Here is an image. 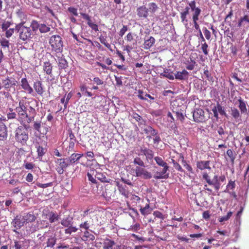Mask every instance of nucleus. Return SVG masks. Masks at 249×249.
<instances>
[{
	"instance_id": "nucleus-1",
	"label": "nucleus",
	"mask_w": 249,
	"mask_h": 249,
	"mask_svg": "<svg viewBox=\"0 0 249 249\" xmlns=\"http://www.w3.org/2000/svg\"><path fill=\"white\" fill-rule=\"evenodd\" d=\"M29 126L26 124L18 126L15 130V139L17 142L25 145L29 139L27 129Z\"/></svg>"
},
{
	"instance_id": "nucleus-2",
	"label": "nucleus",
	"mask_w": 249,
	"mask_h": 249,
	"mask_svg": "<svg viewBox=\"0 0 249 249\" xmlns=\"http://www.w3.org/2000/svg\"><path fill=\"white\" fill-rule=\"evenodd\" d=\"M24 22H22L16 26L15 30L19 33V37L23 41H27L33 37L32 30L30 27L24 26Z\"/></svg>"
},
{
	"instance_id": "nucleus-3",
	"label": "nucleus",
	"mask_w": 249,
	"mask_h": 249,
	"mask_svg": "<svg viewBox=\"0 0 249 249\" xmlns=\"http://www.w3.org/2000/svg\"><path fill=\"white\" fill-rule=\"evenodd\" d=\"M29 104L24 100H20L18 102V106L15 108V111L18 114V120L20 121L23 119L24 116H27L29 113Z\"/></svg>"
},
{
	"instance_id": "nucleus-4",
	"label": "nucleus",
	"mask_w": 249,
	"mask_h": 249,
	"mask_svg": "<svg viewBox=\"0 0 249 249\" xmlns=\"http://www.w3.org/2000/svg\"><path fill=\"white\" fill-rule=\"evenodd\" d=\"M49 43L52 50L57 53H61L63 51V45L62 38L58 35H54L51 37Z\"/></svg>"
},
{
	"instance_id": "nucleus-5",
	"label": "nucleus",
	"mask_w": 249,
	"mask_h": 249,
	"mask_svg": "<svg viewBox=\"0 0 249 249\" xmlns=\"http://www.w3.org/2000/svg\"><path fill=\"white\" fill-rule=\"evenodd\" d=\"M30 27L33 32H36L37 30H39L41 33H46L49 32L51 29L49 24L39 23L36 20H33L31 21Z\"/></svg>"
},
{
	"instance_id": "nucleus-6",
	"label": "nucleus",
	"mask_w": 249,
	"mask_h": 249,
	"mask_svg": "<svg viewBox=\"0 0 249 249\" xmlns=\"http://www.w3.org/2000/svg\"><path fill=\"white\" fill-rule=\"evenodd\" d=\"M3 88L7 91H10L12 89L15 90V87L17 86L18 82L13 77L6 76L1 79Z\"/></svg>"
},
{
	"instance_id": "nucleus-7",
	"label": "nucleus",
	"mask_w": 249,
	"mask_h": 249,
	"mask_svg": "<svg viewBox=\"0 0 249 249\" xmlns=\"http://www.w3.org/2000/svg\"><path fill=\"white\" fill-rule=\"evenodd\" d=\"M193 118L196 122H204L206 120L204 111L201 108H196L193 112Z\"/></svg>"
},
{
	"instance_id": "nucleus-8",
	"label": "nucleus",
	"mask_w": 249,
	"mask_h": 249,
	"mask_svg": "<svg viewBox=\"0 0 249 249\" xmlns=\"http://www.w3.org/2000/svg\"><path fill=\"white\" fill-rule=\"evenodd\" d=\"M136 177H142L144 179H150L152 178V175L150 173L147 171L143 168L140 166H137L135 169Z\"/></svg>"
},
{
	"instance_id": "nucleus-9",
	"label": "nucleus",
	"mask_w": 249,
	"mask_h": 249,
	"mask_svg": "<svg viewBox=\"0 0 249 249\" xmlns=\"http://www.w3.org/2000/svg\"><path fill=\"white\" fill-rule=\"evenodd\" d=\"M217 107H218V102H217L216 105H214L210 107V109L213 113V117H212V127L214 128H216L218 126L217 123L218 120V111Z\"/></svg>"
},
{
	"instance_id": "nucleus-10",
	"label": "nucleus",
	"mask_w": 249,
	"mask_h": 249,
	"mask_svg": "<svg viewBox=\"0 0 249 249\" xmlns=\"http://www.w3.org/2000/svg\"><path fill=\"white\" fill-rule=\"evenodd\" d=\"M11 224L17 229H20L25 224L22 216L21 215L15 217Z\"/></svg>"
},
{
	"instance_id": "nucleus-11",
	"label": "nucleus",
	"mask_w": 249,
	"mask_h": 249,
	"mask_svg": "<svg viewBox=\"0 0 249 249\" xmlns=\"http://www.w3.org/2000/svg\"><path fill=\"white\" fill-rule=\"evenodd\" d=\"M1 121L2 119L0 117V141H5L8 136L7 130L6 125Z\"/></svg>"
},
{
	"instance_id": "nucleus-12",
	"label": "nucleus",
	"mask_w": 249,
	"mask_h": 249,
	"mask_svg": "<svg viewBox=\"0 0 249 249\" xmlns=\"http://www.w3.org/2000/svg\"><path fill=\"white\" fill-rule=\"evenodd\" d=\"M138 93V94L137 96L141 100H147L148 102L152 103V102L155 99L154 97L152 96L150 94L143 92L142 90H139Z\"/></svg>"
},
{
	"instance_id": "nucleus-13",
	"label": "nucleus",
	"mask_w": 249,
	"mask_h": 249,
	"mask_svg": "<svg viewBox=\"0 0 249 249\" xmlns=\"http://www.w3.org/2000/svg\"><path fill=\"white\" fill-rule=\"evenodd\" d=\"M36 114V111L33 107L30 106L29 107V113L27 116H24L23 119H27V123L29 124L35 120V117Z\"/></svg>"
},
{
	"instance_id": "nucleus-14",
	"label": "nucleus",
	"mask_w": 249,
	"mask_h": 249,
	"mask_svg": "<svg viewBox=\"0 0 249 249\" xmlns=\"http://www.w3.org/2000/svg\"><path fill=\"white\" fill-rule=\"evenodd\" d=\"M137 16L140 18H147L148 16V9L143 5L137 9Z\"/></svg>"
},
{
	"instance_id": "nucleus-15",
	"label": "nucleus",
	"mask_w": 249,
	"mask_h": 249,
	"mask_svg": "<svg viewBox=\"0 0 249 249\" xmlns=\"http://www.w3.org/2000/svg\"><path fill=\"white\" fill-rule=\"evenodd\" d=\"M143 125V126H141V129L145 134L152 136L156 135L158 134V131L150 125H145V124Z\"/></svg>"
},
{
	"instance_id": "nucleus-16",
	"label": "nucleus",
	"mask_w": 249,
	"mask_h": 249,
	"mask_svg": "<svg viewBox=\"0 0 249 249\" xmlns=\"http://www.w3.org/2000/svg\"><path fill=\"white\" fill-rule=\"evenodd\" d=\"M21 86L23 89L27 91L29 94L33 92V88L30 86L27 79L26 78H22L21 80Z\"/></svg>"
},
{
	"instance_id": "nucleus-17",
	"label": "nucleus",
	"mask_w": 249,
	"mask_h": 249,
	"mask_svg": "<svg viewBox=\"0 0 249 249\" xmlns=\"http://www.w3.org/2000/svg\"><path fill=\"white\" fill-rule=\"evenodd\" d=\"M188 72L184 70L182 71H177L174 76V78H175L177 80H183L188 78Z\"/></svg>"
},
{
	"instance_id": "nucleus-18",
	"label": "nucleus",
	"mask_w": 249,
	"mask_h": 249,
	"mask_svg": "<svg viewBox=\"0 0 249 249\" xmlns=\"http://www.w3.org/2000/svg\"><path fill=\"white\" fill-rule=\"evenodd\" d=\"M46 216L51 223H54L60 219V215L53 211L49 212Z\"/></svg>"
},
{
	"instance_id": "nucleus-19",
	"label": "nucleus",
	"mask_w": 249,
	"mask_h": 249,
	"mask_svg": "<svg viewBox=\"0 0 249 249\" xmlns=\"http://www.w3.org/2000/svg\"><path fill=\"white\" fill-rule=\"evenodd\" d=\"M141 152L145 156L148 161L152 160L154 158V152L148 148H142Z\"/></svg>"
},
{
	"instance_id": "nucleus-20",
	"label": "nucleus",
	"mask_w": 249,
	"mask_h": 249,
	"mask_svg": "<svg viewBox=\"0 0 249 249\" xmlns=\"http://www.w3.org/2000/svg\"><path fill=\"white\" fill-rule=\"evenodd\" d=\"M34 88L38 95H42L44 90L42 84L40 81L36 80L34 82Z\"/></svg>"
},
{
	"instance_id": "nucleus-21",
	"label": "nucleus",
	"mask_w": 249,
	"mask_h": 249,
	"mask_svg": "<svg viewBox=\"0 0 249 249\" xmlns=\"http://www.w3.org/2000/svg\"><path fill=\"white\" fill-rule=\"evenodd\" d=\"M60 167L66 169L68 166L71 165L68 158L65 159H58L55 160Z\"/></svg>"
},
{
	"instance_id": "nucleus-22",
	"label": "nucleus",
	"mask_w": 249,
	"mask_h": 249,
	"mask_svg": "<svg viewBox=\"0 0 249 249\" xmlns=\"http://www.w3.org/2000/svg\"><path fill=\"white\" fill-rule=\"evenodd\" d=\"M22 216L25 224L32 222L35 221L36 218V216L34 214L29 213H25L24 215Z\"/></svg>"
},
{
	"instance_id": "nucleus-23",
	"label": "nucleus",
	"mask_w": 249,
	"mask_h": 249,
	"mask_svg": "<svg viewBox=\"0 0 249 249\" xmlns=\"http://www.w3.org/2000/svg\"><path fill=\"white\" fill-rule=\"evenodd\" d=\"M155 39L152 36L149 37L147 39H145L144 42V48L148 50L150 49L155 43Z\"/></svg>"
},
{
	"instance_id": "nucleus-24",
	"label": "nucleus",
	"mask_w": 249,
	"mask_h": 249,
	"mask_svg": "<svg viewBox=\"0 0 249 249\" xmlns=\"http://www.w3.org/2000/svg\"><path fill=\"white\" fill-rule=\"evenodd\" d=\"M116 185L118 187V189L120 193L125 197L127 198L128 197L129 192L126 189V186H123L118 182H116Z\"/></svg>"
},
{
	"instance_id": "nucleus-25",
	"label": "nucleus",
	"mask_w": 249,
	"mask_h": 249,
	"mask_svg": "<svg viewBox=\"0 0 249 249\" xmlns=\"http://www.w3.org/2000/svg\"><path fill=\"white\" fill-rule=\"evenodd\" d=\"M35 146L37 150L38 157H42L46 153L47 149L46 147H43L42 145H41L38 143H36Z\"/></svg>"
},
{
	"instance_id": "nucleus-26",
	"label": "nucleus",
	"mask_w": 249,
	"mask_h": 249,
	"mask_svg": "<svg viewBox=\"0 0 249 249\" xmlns=\"http://www.w3.org/2000/svg\"><path fill=\"white\" fill-rule=\"evenodd\" d=\"M115 244L114 241L106 238L104 240L103 249H112V247Z\"/></svg>"
},
{
	"instance_id": "nucleus-27",
	"label": "nucleus",
	"mask_w": 249,
	"mask_h": 249,
	"mask_svg": "<svg viewBox=\"0 0 249 249\" xmlns=\"http://www.w3.org/2000/svg\"><path fill=\"white\" fill-rule=\"evenodd\" d=\"M239 103L238 107L240 110L241 113H246L247 112V108L246 106V102L242 99L241 97H239L238 99Z\"/></svg>"
},
{
	"instance_id": "nucleus-28",
	"label": "nucleus",
	"mask_w": 249,
	"mask_h": 249,
	"mask_svg": "<svg viewBox=\"0 0 249 249\" xmlns=\"http://www.w3.org/2000/svg\"><path fill=\"white\" fill-rule=\"evenodd\" d=\"M82 156L83 154H82L73 153L70 157H68V159L70 164H72L78 161Z\"/></svg>"
},
{
	"instance_id": "nucleus-29",
	"label": "nucleus",
	"mask_w": 249,
	"mask_h": 249,
	"mask_svg": "<svg viewBox=\"0 0 249 249\" xmlns=\"http://www.w3.org/2000/svg\"><path fill=\"white\" fill-rule=\"evenodd\" d=\"M61 224L65 227H70L72 225L73 218L71 217L68 216L66 218H63L61 222Z\"/></svg>"
},
{
	"instance_id": "nucleus-30",
	"label": "nucleus",
	"mask_w": 249,
	"mask_h": 249,
	"mask_svg": "<svg viewBox=\"0 0 249 249\" xmlns=\"http://www.w3.org/2000/svg\"><path fill=\"white\" fill-rule=\"evenodd\" d=\"M57 59L59 69H65L68 67V63L65 58L59 56Z\"/></svg>"
},
{
	"instance_id": "nucleus-31",
	"label": "nucleus",
	"mask_w": 249,
	"mask_h": 249,
	"mask_svg": "<svg viewBox=\"0 0 249 249\" xmlns=\"http://www.w3.org/2000/svg\"><path fill=\"white\" fill-rule=\"evenodd\" d=\"M209 161H200L197 162V167L202 170L205 169H210Z\"/></svg>"
},
{
	"instance_id": "nucleus-32",
	"label": "nucleus",
	"mask_w": 249,
	"mask_h": 249,
	"mask_svg": "<svg viewBox=\"0 0 249 249\" xmlns=\"http://www.w3.org/2000/svg\"><path fill=\"white\" fill-rule=\"evenodd\" d=\"M56 238L55 236H50L46 242V247L53 248L56 242Z\"/></svg>"
},
{
	"instance_id": "nucleus-33",
	"label": "nucleus",
	"mask_w": 249,
	"mask_h": 249,
	"mask_svg": "<svg viewBox=\"0 0 249 249\" xmlns=\"http://www.w3.org/2000/svg\"><path fill=\"white\" fill-rule=\"evenodd\" d=\"M94 177L102 182H109V180L107 178L106 176L102 173L95 172Z\"/></svg>"
},
{
	"instance_id": "nucleus-34",
	"label": "nucleus",
	"mask_w": 249,
	"mask_h": 249,
	"mask_svg": "<svg viewBox=\"0 0 249 249\" xmlns=\"http://www.w3.org/2000/svg\"><path fill=\"white\" fill-rule=\"evenodd\" d=\"M43 70L47 74L50 75L52 74V66L50 62L47 61L44 63Z\"/></svg>"
},
{
	"instance_id": "nucleus-35",
	"label": "nucleus",
	"mask_w": 249,
	"mask_h": 249,
	"mask_svg": "<svg viewBox=\"0 0 249 249\" xmlns=\"http://www.w3.org/2000/svg\"><path fill=\"white\" fill-rule=\"evenodd\" d=\"M169 70L164 69V71L160 74V76L167 78L168 79L173 80L174 79V76L173 74V72H169Z\"/></svg>"
},
{
	"instance_id": "nucleus-36",
	"label": "nucleus",
	"mask_w": 249,
	"mask_h": 249,
	"mask_svg": "<svg viewBox=\"0 0 249 249\" xmlns=\"http://www.w3.org/2000/svg\"><path fill=\"white\" fill-rule=\"evenodd\" d=\"M131 116L133 119H135L136 121L139 122V125L140 126L144 124L145 121L137 113H133Z\"/></svg>"
},
{
	"instance_id": "nucleus-37",
	"label": "nucleus",
	"mask_w": 249,
	"mask_h": 249,
	"mask_svg": "<svg viewBox=\"0 0 249 249\" xmlns=\"http://www.w3.org/2000/svg\"><path fill=\"white\" fill-rule=\"evenodd\" d=\"M140 210L142 215H146L150 213L152 210L150 208L149 205L147 204L144 207L141 208Z\"/></svg>"
},
{
	"instance_id": "nucleus-38",
	"label": "nucleus",
	"mask_w": 249,
	"mask_h": 249,
	"mask_svg": "<svg viewBox=\"0 0 249 249\" xmlns=\"http://www.w3.org/2000/svg\"><path fill=\"white\" fill-rule=\"evenodd\" d=\"M67 228L65 230V233L66 234H71L73 232H76L78 229L75 227L71 225L70 227H67Z\"/></svg>"
},
{
	"instance_id": "nucleus-39",
	"label": "nucleus",
	"mask_w": 249,
	"mask_h": 249,
	"mask_svg": "<svg viewBox=\"0 0 249 249\" xmlns=\"http://www.w3.org/2000/svg\"><path fill=\"white\" fill-rule=\"evenodd\" d=\"M80 89L83 94H87L89 97H91L92 96L91 92L88 91V88L85 85H81L80 86Z\"/></svg>"
},
{
	"instance_id": "nucleus-40",
	"label": "nucleus",
	"mask_w": 249,
	"mask_h": 249,
	"mask_svg": "<svg viewBox=\"0 0 249 249\" xmlns=\"http://www.w3.org/2000/svg\"><path fill=\"white\" fill-rule=\"evenodd\" d=\"M186 69L188 70H193L194 69L195 66L196 65V62L192 60L191 58L187 61L186 62Z\"/></svg>"
},
{
	"instance_id": "nucleus-41",
	"label": "nucleus",
	"mask_w": 249,
	"mask_h": 249,
	"mask_svg": "<svg viewBox=\"0 0 249 249\" xmlns=\"http://www.w3.org/2000/svg\"><path fill=\"white\" fill-rule=\"evenodd\" d=\"M99 40L101 43L103 44L106 47H107L109 50L112 51L111 48V45L107 42L106 37L104 36H101L99 37Z\"/></svg>"
},
{
	"instance_id": "nucleus-42",
	"label": "nucleus",
	"mask_w": 249,
	"mask_h": 249,
	"mask_svg": "<svg viewBox=\"0 0 249 249\" xmlns=\"http://www.w3.org/2000/svg\"><path fill=\"white\" fill-rule=\"evenodd\" d=\"M154 160L156 162L157 164L160 166H166L167 164V163L165 162L160 157H156L154 158Z\"/></svg>"
},
{
	"instance_id": "nucleus-43",
	"label": "nucleus",
	"mask_w": 249,
	"mask_h": 249,
	"mask_svg": "<svg viewBox=\"0 0 249 249\" xmlns=\"http://www.w3.org/2000/svg\"><path fill=\"white\" fill-rule=\"evenodd\" d=\"M231 115L235 119H237L241 117L239 111L236 108L231 109Z\"/></svg>"
},
{
	"instance_id": "nucleus-44",
	"label": "nucleus",
	"mask_w": 249,
	"mask_h": 249,
	"mask_svg": "<svg viewBox=\"0 0 249 249\" xmlns=\"http://www.w3.org/2000/svg\"><path fill=\"white\" fill-rule=\"evenodd\" d=\"M235 187V181L230 180L226 186V190L227 192H230L231 190H233Z\"/></svg>"
},
{
	"instance_id": "nucleus-45",
	"label": "nucleus",
	"mask_w": 249,
	"mask_h": 249,
	"mask_svg": "<svg viewBox=\"0 0 249 249\" xmlns=\"http://www.w3.org/2000/svg\"><path fill=\"white\" fill-rule=\"evenodd\" d=\"M133 162L135 164L138 165L140 166L145 167L144 162L139 157H136L134 159Z\"/></svg>"
},
{
	"instance_id": "nucleus-46",
	"label": "nucleus",
	"mask_w": 249,
	"mask_h": 249,
	"mask_svg": "<svg viewBox=\"0 0 249 249\" xmlns=\"http://www.w3.org/2000/svg\"><path fill=\"white\" fill-rule=\"evenodd\" d=\"M193 11L194 13L193 14L192 17L193 20H198V16L200 15L201 10L199 8L197 7V8Z\"/></svg>"
},
{
	"instance_id": "nucleus-47",
	"label": "nucleus",
	"mask_w": 249,
	"mask_h": 249,
	"mask_svg": "<svg viewBox=\"0 0 249 249\" xmlns=\"http://www.w3.org/2000/svg\"><path fill=\"white\" fill-rule=\"evenodd\" d=\"M38 224L40 225V229H45L49 227L50 224L49 222L46 220H40L38 222Z\"/></svg>"
},
{
	"instance_id": "nucleus-48",
	"label": "nucleus",
	"mask_w": 249,
	"mask_h": 249,
	"mask_svg": "<svg viewBox=\"0 0 249 249\" xmlns=\"http://www.w3.org/2000/svg\"><path fill=\"white\" fill-rule=\"evenodd\" d=\"M149 11L152 13H155L158 8V7L156 3L154 2L150 3L148 4Z\"/></svg>"
},
{
	"instance_id": "nucleus-49",
	"label": "nucleus",
	"mask_w": 249,
	"mask_h": 249,
	"mask_svg": "<svg viewBox=\"0 0 249 249\" xmlns=\"http://www.w3.org/2000/svg\"><path fill=\"white\" fill-rule=\"evenodd\" d=\"M83 237L85 238L86 240L89 238L90 240L93 241L95 239L94 235L89 233L88 231H84Z\"/></svg>"
},
{
	"instance_id": "nucleus-50",
	"label": "nucleus",
	"mask_w": 249,
	"mask_h": 249,
	"mask_svg": "<svg viewBox=\"0 0 249 249\" xmlns=\"http://www.w3.org/2000/svg\"><path fill=\"white\" fill-rule=\"evenodd\" d=\"M41 126V121H36L34 122L33 124V128L35 130L37 131L40 132V128Z\"/></svg>"
},
{
	"instance_id": "nucleus-51",
	"label": "nucleus",
	"mask_w": 249,
	"mask_h": 249,
	"mask_svg": "<svg viewBox=\"0 0 249 249\" xmlns=\"http://www.w3.org/2000/svg\"><path fill=\"white\" fill-rule=\"evenodd\" d=\"M74 145H75V142H74V141H70V142L69 145L66 149V151H68V154H70V152L74 151Z\"/></svg>"
},
{
	"instance_id": "nucleus-52",
	"label": "nucleus",
	"mask_w": 249,
	"mask_h": 249,
	"mask_svg": "<svg viewBox=\"0 0 249 249\" xmlns=\"http://www.w3.org/2000/svg\"><path fill=\"white\" fill-rule=\"evenodd\" d=\"M80 229L82 230L84 229L85 231H87L89 230V224L88 221H85L82 223H81L79 226Z\"/></svg>"
},
{
	"instance_id": "nucleus-53",
	"label": "nucleus",
	"mask_w": 249,
	"mask_h": 249,
	"mask_svg": "<svg viewBox=\"0 0 249 249\" xmlns=\"http://www.w3.org/2000/svg\"><path fill=\"white\" fill-rule=\"evenodd\" d=\"M168 177H169V174L168 173L167 174H166V175H164V176H162V175L160 174L159 173V172H157V173H156V175H155L154 176V178L155 179H162V178L166 179Z\"/></svg>"
},
{
	"instance_id": "nucleus-54",
	"label": "nucleus",
	"mask_w": 249,
	"mask_h": 249,
	"mask_svg": "<svg viewBox=\"0 0 249 249\" xmlns=\"http://www.w3.org/2000/svg\"><path fill=\"white\" fill-rule=\"evenodd\" d=\"M11 24V22L8 21H4L1 25V29L3 31H5L8 29Z\"/></svg>"
},
{
	"instance_id": "nucleus-55",
	"label": "nucleus",
	"mask_w": 249,
	"mask_h": 249,
	"mask_svg": "<svg viewBox=\"0 0 249 249\" xmlns=\"http://www.w3.org/2000/svg\"><path fill=\"white\" fill-rule=\"evenodd\" d=\"M232 213L229 212L226 216H222L219 220V222H223L228 220L232 215Z\"/></svg>"
},
{
	"instance_id": "nucleus-56",
	"label": "nucleus",
	"mask_w": 249,
	"mask_h": 249,
	"mask_svg": "<svg viewBox=\"0 0 249 249\" xmlns=\"http://www.w3.org/2000/svg\"><path fill=\"white\" fill-rule=\"evenodd\" d=\"M0 45L3 48H8L9 47V41L5 38H2L0 40Z\"/></svg>"
},
{
	"instance_id": "nucleus-57",
	"label": "nucleus",
	"mask_w": 249,
	"mask_h": 249,
	"mask_svg": "<svg viewBox=\"0 0 249 249\" xmlns=\"http://www.w3.org/2000/svg\"><path fill=\"white\" fill-rule=\"evenodd\" d=\"M23 245V242L20 241H14V248L15 249H20Z\"/></svg>"
},
{
	"instance_id": "nucleus-58",
	"label": "nucleus",
	"mask_w": 249,
	"mask_h": 249,
	"mask_svg": "<svg viewBox=\"0 0 249 249\" xmlns=\"http://www.w3.org/2000/svg\"><path fill=\"white\" fill-rule=\"evenodd\" d=\"M15 29L14 28H10L9 29L6 30L5 31V36L7 38H9L11 37L12 35L14 33Z\"/></svg>"
},
{
	"instance_id": "nucleus-59",
	"label": "nucleus",
	"mask_w": 249,
	"mask_h": 249,
	"mask_svg": "<svg viewBox=\"0 0 249 249\" xmlns=\"http://www.w3.org/2000/svg\"><path fill=\"white\" fill-rule=\"evenodd\" d=\"M36 184L38 187L42 188L50 187V186H53V182H49V183H45V184H42V183L37 182V183H36Z\"/></svg>"
},
{
	"instance_id": "nucleus-60",
	"label": "nucleus",
	"mask_w": 249,
	"mask_h": 249,
	"mask_svg": "<svg viewBox=\"0 0 249 249\" xmlns=\"http://www.w3.org/2000/svg\"><path fill=\"white\" fill-rule=\"evenodd\" d=\"M87 176H88L89 180L90 181H91L92 183H94V184H97V181L96 180V178H95V177L94 178L93 177V174L92 175V174H91L89 173H88Z\"/></svg>"
},
{
	"instance_id": "nucleus-61",
	"label": "nucleus",
	"mask_w": 249,
	"mask_h": 249,
	"mask_svg": "<svg viewBox=\"0 0 249 249\" xmlns=\"http://www.w3.org/2000/svg\"><path fill=\"white\" fill-rule=\"evenodd\" d=\"M18 116L16 112H7V117L8 119H14L17 118Z\"/></svg>"
},
{
	"instance_id": "nucleus-62",
	"label": "nucleus",
	"mask_w": 249,
	"mask_h": 249,
	"mask_svg": "<svg viewBox=\"0 0 249 249\" xmlns=\"http://www.w3.org/2000/svg\"><path fill=\"white\" fill-rule=\"evenodd\" d=\"M153 215L155 216V217L160 218L162 220L164 219V216L162 214V213L159 211H156L154 212Z\"/></svg>"
},
{
	"instance_id": "nucleus-63",
	"label": "nucleus",
	"mask_w": 249,
	"mask_h": 249,
	"mask_svg": "<svg viewBox=\"0 0 249 249\" xmlns=\"http://www.w3.org/2000/svg\"><path fill=\"white\" fill-rule=\"evenodd\" d=\"M173 163L174 167L176 170H178L179 171H180V172H182L183 171V170H182L181 166L177 162H176L174 160H173Z\"/></svg>"
},
{
	"instance_id": "nucleus-64",
	"label": "nucleus",
	"mask_w": 249,
	"mask_h": 249,
	"mask_svg": "<svg viewBox=\"0 0 249 249\" xmlns=\"http://www.w3.org/2000/svg\"><path fill=\"white\" fill-rule=\"evenodd\" d=\"M93 81L97 85H101L104 84V81L98 77H94L93 79Z\"/></svg>"
}]
</instances>
